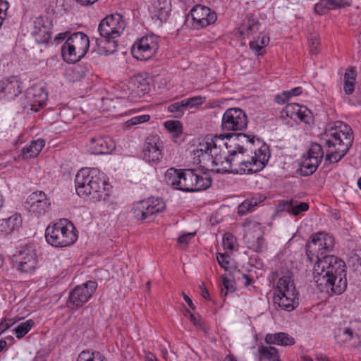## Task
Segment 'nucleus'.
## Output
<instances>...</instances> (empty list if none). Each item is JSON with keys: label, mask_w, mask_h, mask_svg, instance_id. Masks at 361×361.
Instances as JSON below:
<instances>
[{"label": "nucleus", "mask_w": 361, "mask_h": 361, "mask_svg": "<svg viewBox=\"0 0 361 361\" xmlns=\"http://www.w3.org/2000/svg\"><path fill=\"white\" fill-rule=\"evenodd\" d=\"M320 143H312L309 149L307 157L321 163L324 153V166L338 163L347 154L353 142L351 128L337 122L335 128L326 130L320 137Z\"/></svg>", "instance_id": "f257e3e1"}, {"label": "nucleus", "mask_w": 361, "mask_h": 361, "mask_svg": "<svg viewBox=\"0 0 361 361\" xmlns=\"http://www.w3.org/2000/svg\"><path fill=\"white\" fill-rule=\"evenodd\" d=\"M75 186L79 196H91L94 201L103 200L106 203H112L109 192V184L104 179V173L97 169H82L76 174Z\"/></svg>", "instance_id": "f03ea898"}, {"label": "nucleus", "mask_w": 361, "mask_h": 361, "mask_svg": "<svg viewBox=\"0 0 361 361\" xmlns=\"http://www.w3.org/2000/svg\"><path fill=\"white\" fill-rule=\"evenodd\" d=\"M268 151V146L262 145L255 150V155L250 159L240 161L235 158V156H231L230 158L224 156L222 157V163L220 162L218 166L212 167L211 170L217 173H257L262 171L268 162L269 158Z\"/></svg>", "instance_id": "7ed1b4c3"}, {"label": "nucleus", "mask_w": 361, "mask_h": 361, "mask_svg": "<svg viewBox=\"0 0 361 361\" xmlns=\"http://www.w3.org/2000/svg\"><path fill=\"white\" fill-rule=\"evenodd\" d=\"M126 23L124 17L118 13L108 15L99 24L98 32L102 39H97V51L100 55L114 54L117 50V41L123 32Z\"/></svg>", "instance_id": "20e7f679"}, {"label": "nucleus", "mask_w": 361, "mask_h": 361, "mask_svg": "<svg viewBox=\"0 0 361 361\" xmlns=\"http://www.w3.org/2000/svg\"><path fill=\"white\" fill-rule=\"evenodd\" d=\"M225 135H207L193 150V161L202 167H215L222 163V146Z\"/></svg>", "instance_id": "39448f33"}, {"label": "nucleus", "mask_w": 361, "mask_h": 361, "mask_svg": "<svg viewBox=\"0 0 361 361\" xmlns=\"http://www.w3.org/2000/svg\"><path fill=\"white\" fill-rule=\"evenodd\" d=\"M314 280L317 279V276L324 278H336L340 279L338 283V290H341L343 286H341L343 283L342 276H346V265L343 260L334 255H326L318 262L315 263L313 267Z\"/></svg>", "instance_id": "423d86ee"}, {"label": "nucleus", "mask_w": 361, "mask_h": 361, "mask_svg": "<svg viewBox=\"0 0 361 361\" xmlns=\"http://www.w3.org/2000/svg\"><path fill=\"white\" fill-rule=\"evenodd\" d=\"M47 242L57 247H67L73 244L78 235L74 232L73 225L66 220L49 226L45 231Z\"/></svg>", "instance_id": "0eeeda50"}, {"label": "nucleus", "mask_w": 361, "mask_h": 361, "mask_svg": "<svg viewBox=\"0 0 361 361\" xmlns=\"http://www.w3.org/2000/svg\"><path fill=\"white\" fill-rule=\"evenodd\" d=\"M90 47L87 35L82 32L72 34L61 47V54L65 61L75 63L87 54Z\"/></svg>", "instance_id": "6e6552de"}, {"label": "nucleus", "mask_w": 361, "mask_h": 361, "mask_svg": "<svg viewBox=\"0 0 361 361\" xmlns=\"http://www.w3.org/2000/svg\"><path fill=\"white\" fill-rule=\"evenodd\" d=\"M274 300L281 309L290 312L298 305V293L288 276L280 278L274 293Z\"/></svg>", "instance_id": "1a4fd4ad"}, {"label": "nucleus", "mask_w": 361, "mask_h": 361, "mask_svg": "<svg viewBox=\"0 0 361 361\" xmlns=\"http://www.w3.org/2000/svg\"><path fill=\"white\" fill-rule=\"evenodd\" d=\"M165 207V203L161 198L149 197L135 202L131 213L137 221L150 222L153 221L154 216L162 212Z\"/></svg>", "instance_id": "9d476101"}, {"label": "nucleus", "mask_w": 361, "mask_h": 361, "mask_svg": "<svg viewBox=\"0 0 361 361\" xmlns=\"http://www.w3.org/2000/svg\"><path fill=\"white\" fill-rule=\"evenodd\" d=\"M13 267L22 274H31L35 271L37 257L35 246L29 243L19 247L18 254L13 256Z\"/></svg>", "instance_id": "9b49d317"}, {"label": "nucleus", "mask_w": 361, "mask_h": 361, "mask_svg": "<svg viewBox=\"0 0 361 361\" xmlns=\"http://www.w3.org/2000/svg\"><path fill=\"white\" fill-rule=\"evenodd\" d=\"M181 183L179 190L196 192L207 189L212 183L211 178L207 175H200L196 169H183L180 171Z\"/></svg>", "instance_id": "f8f14e48"}, {"label": "nucleus", "mask_w": 361, "mask_h": 361, "mask_svg": "<svg viewBox=\"0 0 361 361\" xmlns=\"http://www.w3.org/2000/svg\"><path fill=\"white\" fill-rule=\"evenodd\" d=\"M228 142L224 143L230 156H236L237 154H243L245 152L252 151L255 143V136L245 133H227L224 134Z\"/></svg>", "instance_id": "ddd939ff"}, {"label": "nucleus", "mask_w": 361, "mask_h": 361, "mask_svg": "<svg viewBox=\"0 0 361 361\" xmlns=\"http://www.w3.org/2000/svg\"><path fill=\"white\" fill-rule=\"evenodd\" d=\"M97 287V283L93 281H88L80 286H77L69 292L67 307L71 310L82 307L92 296Z\"/></svg>", "instance_id": "4468645a"}, {"label": "nucleus", "mask_w": 361, "mask_h": 361, "mask_svg": "<svg viewBox=\"0 0 361 361\" xmlns=\"http://www.w3.org/2000/svg\"><path fill=\"white\" fill-rule=\"evenodd\" d=\"M247 117L245 112L240 108L228 109L224 114L221 128L224 130H243L247 126Z\"/></svg>", "instance_id": "2eb2a0df"}, {"label": "nucleus", "mask_w": 361, "mask_h": 361, "mask_svg": "<svg viewBox=\"0 0 361 361\" xmlns=\"http://www.w3.org/2000/svg\"><path fill=\"white\" fill-rule=\"evenodd\" d=\"M164 145L157 135H149L143 143V159L149 164H157L163 158Z\"/></svg>", "instance_id": "dca6fc26"}, {"label": "nucleus", "mask_w": 361, "mask_h": 361, "mask_svg": "<svg viewBox=\"0 0 361 361\" xmlns=\"http://www.w3.org/2000/svg\"><path fill=\"white\" fill-rule=\"evenodd\" d=\"M158 49V42L153 36H145L134 43L131 54L137 60L147 61L156 54Z\"/></svg>", "instance_id": "f3484780"}, {"label": "nucleus", "mask_w": 361, "mask_h": 361, "mask_svg": "<svg viewBox=\"0 0 361 361\" xmlns=\"http://www.w3.org/2000/svg\"><path fill=\"white\" fill-rule=\"evenodd\" d=\"M51 203L43 191L31 193L25 202V208L36 216L44 214L49 209Z\"/></svg>", "instance_id": "a211bd4d"}, {"label": "nucleus", "mask_w": 361, "mask_h": 361, "mask_svg": "<svg viewBox=\"0 0 361 361\" xmlns=\"http://www.w3.org/2000/svg\"><path fill=\"white\" fill-rule=\"evenodd\" d=\"M51 21L46 16H39L33 22L32 36L38 44H47L51 38Z\"/></svg>", "instance_id": "6ab92c4d"}, {"label": "nucleus", "mask_w": 361, "mask_h": 361, "mask_svg": "<svg viewBox=\"0 0 361 361\" xmlns=\"http://www.w3.org/2000/svg\"><path fill=\"white\" fill-rule=\"evenodd\" d=\"M190 15L195 26L197 27H205L216 22V13L209 7L203 5H196L190 10Z\"/></svg>", "instance_id": "aec40b11"}, {"label": "nucleus", "mask_w": 361, "mask_h": 361, "mask_svg": "<svg viewBox=\"0 0 361 361\" xmlns=\"http://www.w3.org/2000/svg\"><path fill=\"white\" fill-rule=\"evenodd\" d=\"M343 283L341 286V290H338L339 287L338 283L340 281V279L336 278L334 279V278H324V276L322 277L317 276V279H315V283L317 284V288L320 290L321 292H324L329 295H341L343 293L347 288V279L346 276H344V278L342 276Z\"/></svg>", "instance_id": "412c9836"}, {"label": "nucleus", "mask_w": 361, "mask_h": 361, "mask_svg": "<svg viewBox=\"0 0 361 361\" xmlns=\"http://www.w3.org/2000/svg\"><path fill=\"white\" fill-rule=\"evenodd\" d=\"M90 150L94 154H108L116 148L114 141L108 136L97 135L90 138Z\"/></svg>", "instance_id": "4be33fe9"}, {"label": "nucleus", "mask_w": 361, "mask_h": 361, "mask_svg": "<svg viewBox=\"0 0 361 361\" xmlns=\"http://www.w3.org/2000/svg\"><path fill=\"white\" fill-rule=\"evenodd\" d=\"M310 239V240L306 244L307 258L310 262L317 263L326 255L322 247L321 238H319L317 233L312 234Z\"/></svg>", "instance_id": "5701e85b"}, {"label": "nucleus", "mask_w": 361, "mask_h": 361, "mask_svg": "<svg viewBox=\"0 0 361 361\" xmlns=\"http://www.w3.org/2000/svg\"><path fill=\"white\" fill-rule=\"evenodd\" d=\"M23 218L20 214L15 212L8 218L0 220V232L9 235L18 232L22 227Z\"/></svg>", "instance_id": "b1692460"}, {"label": "nucleus", "mask_w": 361, "mask_h": 361, "mask_svg": "<svg viewBox=\"0 0 361 361\" xmlns=\"http://www.w3.org/2000/svg\"><path fill=\"white\" fill-rule=\"evenodd\" d=\"M290 200L288 201H283L279 203L278 210L280 212H287L288 214L297 216L302 212H306L309 209V204L307 202H299Z\"/></svg>", "instance_id": "393cba45"}, {"label": "nucleus", "mask_w": 361, "mask_h": 361, "mask_svg": "<svg viewBox=\"0 0 361 361\" xmlns=\"http://www.w3.org/2000/svg\"><path fill=\"white\" fill-rule=\"evenodd\" d=\"M264 340L269 345H277L281 346L293 345L295 343L294 338L285 332L267 334Z\"/></svg>", "instance_id": "a878e982"}, {"label": "nucleus", "mask_w": 361, "mask_h": 361, "mask_svg": "<svg viewBox=\"0 0 361 361\" xmlns=\"http://www.w3.org/2000/svg\"><path fill=\"white\" fill-rule=\"evenodd\" d=\"M153 78L147 73H140L130 78V83L138 90H150L154 88L152 84Z\"/></svg>", "instance_id": "bb28decb"}, {"label": "nucleus", "mask_w": 361, "mask_h": 361, "mask_svg": "<svg viewBox=\"0 0 361 361\" xmlns=\"http://www.w3.org/2000/svg\"><path fill=\"white\" fill-rule=\"evenodd\" d=\"M259 21L254 14H247L243 23L240 27V33L249 35L256 33L259 29Z\"/></svg>", "instance_id": "cd10ccee"}, {"label": "nucleus", "mask_w": 361, "mask_h": 361, "mask_svg": "<svg viewBox=\"0 0 361 361\" xmlns=\"http://www.w3.org/2000/svg\"><path fill=\"white\" fill-rule=\"evenodd\" d=\"M45 145L44 140L38 139L32 140L28 146L23 149V157L24 159L35 157L39 154Z\"/></svg>", "instance_id": "c85d7f7f"}, {"label": "nucleus", "mask_w": 361, "mask_h": 361, "mask_svg": "<svg viewBox=\"0 0 361 361\" xmlns=\"http://www.w3.org/2000/svg\"><path fill=\"white\" fill-rule=\"evenodd\" d=\"M169 11V5L166 0H157L153 5L151 12L161 21L166 20Z\"/></svg>", "instance_id": "c756f323"}, {"label": "nucleus", "mask_w": 361, "mask_h": 361, "mask_svg": "<svg viewBox=\"0 0 361 361\" xmlns=\"http://www.w3.org/2000/svg\"><path fill=\"white\" fill-rule=\"evenodd\" d=\"M180 169H169L165 173L166 183L173 189L179 190L181 183Z\"/></svg>", "instance_id": "7c9ffc66"}, {"label": "nucleus", "mask_w": 361, "mask_h": 361, "mask_svg": "<svg viewBox=\"0 0 361 361\" xmlns=\"http://www.w3.org/2000/svg\"><path fill=\"white\" fill-rule=\"evenodd\" d=\"M258 350L262 360L280 361L278 350L274 347L262 345Z\"/></svg>", "instance_id": "2f4dec72"}, {"label": "nucleus", "mask_w": 361, "mask_h": 361, "mask_svg": "<svg viewBox=\"0 0 361 361\" xmlns=\"http://www.w3.org/2000/svg\"><path fill=\"white\" fill-rule=\"evenodd\" d=\"M320 163L318 161L305 158L301 164V167L300 169V174L302 176H309L313 174Z\"/></svg>", "instance_id": "473e14b6"}, {"label": "nucleus", "mask_w": 361, "mask_h": 361, "mask_svg": "<svg viewBox=\"0 0 361 361\" xmlns=\"http://www.w3.org/2000/svg\"><path fill=\"white\" fill-rule=\"evenodd\" d=\"M261 200L257 197H252L244 200L238 207V213L240 215H245L252 212L257 207Z\"/></svg>", "instance_id": "72a5a7b5"}, {"label": "nucleus", "mask_w": 361, "mask_h": 361, "mask_svg": "<svg viewBox=\"0 0 361 361\" xmlns=\"http://www.w3.org/2000/svg\"><path fill=\"white\" fill-rule=\"evenodd\" d=\"M1 90H20L22 82L16 77H10L0 82Z\"/></svg>", "instance_id": "f704fd0d"}, {"label": "nucleus", "mask_w": 361, "mask_h": 361, "mask_svg": "<svg viewBox=\"0 0 361 361\" xmlns=\"http://www.w3.org/2000/svg\"><path fill=\"white\" fill-rule=\"evenodd\" d=\"M76 361H107L106 357L99 352L82 350L77 358Z\"/></svg>", "instance_id": "c9c22d12"}, {"label": "nucleus", "mask_w": 361, "mask_h": 361, "mask_svg": "<svg viewBox=\"0 0 361 361\" xmlns=\"http://www.w3.org/2000/svg\"><path fill=\"white\" fill-rule=\"evenodd\" d=\"M122 98L115 97L109 94L107 97H102L101 99V108L104 111H110L116 109L121 103Z\"/></svg>", "instance_id": "e433bc0d"}, {"label": "nucleus", "mask_w": 361, "mask_h": 361, "mask_svg": "<svg viewBox=\"0 0 361 361\" xmlns=\"http://www.w3.org/2000/svg\"><path fill=\"white\" fill-rule=\"evenodd\" d=\"M317 234L319 238H321V245L324 252L326 255H328L327 253L332 251L334 247L335 241L334 236L324 232H319Z\"/></svg>", "instance_id": "4c0bfd02"}, {"label": "nucleus", "mask_w": 361, "mask_h": 361, "mask_svg": "<svg viewBox=\"0 0 361 361\" xmlns=\"http://www.w3.org/2000/svg\"><path fill=\"white\" fill-rule=\"evenodd\" d=\"M356 71L354 68H348L344 75V90H355Z\"/></svg>", "instance_id": "58836bf2"}, {"label": "nucleus", "mask_w": 361, "mask_h": 361, "mask_svg": "<svg viewBox=\"0 0 361 361\" xmlns=\"http://www.w3.org/2000/svg\"><path fill=\"white\" fill-rule=\"evenodd\" d=\"M35 322L32 319H27L20 323L14 330L16 336L18 338H22L25 336L34 326Z\"/></svg>", "instance_id": "ea45409f"}, {"label": "nucleus", "mask_w": 361, "mask_h": 361, "mask_svg": "<svg viewBox=\"0 0 361 361\" xmlns=\"http://www.w3.org/2000/svg\"><path fill=\"white\" fill-rule=\"evenodd\" d=\"M230 277H233L234 280H237L238 282L241 283L245 287L250 286L252 281L250 276L236 268L233 269V271H230Z\"/></svg>", "instance_id": "a19ab883"}, {"label": "nucleus", "mask_w": 361, "mask_h": 361, "mask_svg": "<svg viewBox=\"0 0 361 361\" xmlns=\"http://www.w3.org/2000/svg\"><path fill=\"white\" fill-rule=\"evenodd\" d=\"M231 279L228 278L226 275H222V286L223 288L221 289V295L226 296L229 292L233 293L235 290V281L237 280H234L233 277Z\"/></svg>", "instance_id": "79ce46f5"}, {"label": "nucleus", "mask_w": 361, "mask_h": 361, "mask_svg": "<svg viewBox=\"0 0 361 361\" xmlns=\"http://www.w3.org/2000/svg\"><path fill=\"white\" fill-rule=\"evenodd\" d=\"M165 128L175 137L179 136L183 132V126L179 121H167L164 123Z\"/></svg>", "instance_id": "37998d69"}, {"label": "nucleus", "mask_w": 361, "mask_h": 361, "mask_svg": "<svg viewBox=\"0 0 361 361\" xmlns=\"http://www.w3.org/2000/svg\"><path fill=\"white\" fill-rule=\"evenodd\" d=\"M186 109L187 107L183 99L171 104L168 106V111L173 113L176 118H180L183 115V111Z\"/></svg>", "instance_id": "c03bdc74"}, {"label": "nucleus", "mask_w": 361, "mask_h": 361, "mask_svg": "<svg viewBox=\"0 0 361 361\" xmlns=\"http://www.w3.org/2000/svg\"><path fill=\"white\" fill-rule=\"evenodd\" d=\"M310 51L312 54H317L320 45L319 35L317 33H311L308 37Z\"/></svg>", "instance_id": "a18cd8bd"}, {"label": "nucleus", "mask_w": 361, "mask_h": 361, "mask_svg": "<svg viewBox=\"0 0 361 361\" xmlns=\"http://www.w3.org/2000/svg\"><path fill=\"white\" fill-rule=\"evenodd\" d=\"M300 111V105L298 104H288L286 106L284 109L281 111V116L289 117L291 119L295 120L296 112Z\"/></svg>", "instance_id": "49530a36"}, {"label": "nucleus", "mask_w": 361, "mask_h": 361, "mask_svg": "<svg viewBox=\"0 0 361 361\" xmlns=\"http://www.w3.org/2000/svg\"><path fill=\"white\" fill-rule=\"evenodd\" d=\"M336 338L339 342H348L353 338V331L350 328L338 329V334Z\"/></svg>", "instance_id": "de8ad7c7"}, {"label": "nucleus", "mask_w": 361, "mask_h": 361, "mask_svg": "<svg viewBox=\"0 0 361 361\" xmlns=\"http://www.w3.org/2000/svg\"><path fill=\"white\" fill-rule=\"evenodd\" d=\"M344 101L356 106L361 104V92H345Z\"/></svg>", "instance_id": "09e8293b"}, {"label": "nucleus", "mask_w": 361, "mask_h": 361, "mask_svg": "<svg viewBox=\"0 0 361 361\" xmlns=\"http://www.w3.org/2000/svg\"><path fill=\"white\" fill-rule=\"evenodd\" d=\"M302 92H282L275 97V101L279 104H284L289 101L291 97L298 96Z\"/></svg>", "instance_id": "8fccbe9b"}, {"label": "nucleus", "mask_w": 361, "mask_h": 361, "mask_svg": "<svg viewBox=\"0 0 361 361\" xmlns=\"http://www.w3.org/2000/svg\"><path fill=\"white\" fill-rule=\"evenodd\" d=\"M185 104L188 108H192L203 104L206 101V97L202 96H195L183 99Z\"/></svg>", "instance_id": "3c124183"}, {"label": "nucleus", "mask_w": 361, "mask_h": 361, "mask_svg": "<svg viewBox=\"0 0 361 361\" xmlns=\"http://www.w3.org/2000/svg\"><path fill=\"white\" fill-rule=\"evenodd\" d=\"M188 312L190 314L191 322L204 333H207L209 329L205 326L204 321L202 320L201 317L199 314H192L189 311Z\"/></svg>", "instance_id": "603ef678"}, {"label": "nucleus", "mask_w": 361, "mask_h": 361, "mask_svg": "<svg viewBox=\"0 0 361 361\" xmlns=\"http://www.w3.org/2000/svg\"><path fill=\"white\" fill-rule=\"evenodd\" d=\"M150 116L148 114L140 115L133 117L126 122L127 127H131L135 125L149 121Z\"/></svg>", "instance_id": "864d4df0"}, {"label": "nucleus", "mask_w": 361, "mask_h": 361, "mask_svg": "<svg viewBox=\"0 0 361 361\" xmlns=\"http://www.w3.org/2000/svg\"><path fill=\"white\" fill-rule=\"evenodd\" d=\"M330 11L326 0H321L319 2L317 3L314 7V11L316 14L318 15H324Z\"/></svg>", "instance_id": "5fc2aeb1"}, {"label": "nucleus", "mask_w": 361, "mask_h": 361, "mask_svg": "<svg viewBox=\"0 0 361 361\" xmlns=\"http://www.w3.org/2000/svg\"><path fill=\"white\" fill-rule=\"evenodd\" d=\"M216 258L219 265L226 271H228V274L230 275V271H233V269L235 267L231 268L228 267L229 264V261L228 260V256L222 253H219Z\"/></svg>", "instance_id": "6e6d98bb"}, {"label": "nucleus", "mask_w": 361, "mask_h": 361, "mask_svg": "<svg viewBox=\"0 0 361 361\" xmlns=\"http://www.w3.org/2000/svg\"><path fill=\"white\" fill-rule=\"evenodd\" d=\"M250 247L253 249L256 252H260L262 251L264 247V238L263 232L261 230L257 235L256 241L252 243Z\"/></svg>", "instance_id": "4d7b16f0"}, {"label": "nucleus", "mask_w": 361, "mask_h": 361, "mask_svg": "<svg viewBox=\"0 0 361 361\" xmlns=\"http://www.w3.org/2000/svg\"><path fill=\"white\" fill-rule=\"evenodd\" d=\"M295 114V120L299 119L300 121L305 123H309V120L310 118V116H309L310 114V111L300 106V111L298 110Z\"/></svg>", "instance_id": "13d9d810"}, {"label": "nucleus", "mask_w": 361, "mask_h": 361, "mask_svg": "<svg viewBox=\"0 0 361 361\" xmlns=\"http://www.w3.org/2000/svg\"><path fill=\"white\" fill-rule=\"evenodd\" d=\"M330 10L345 8L350 4L344 0H326Z\"/></svg>", "instance_id": "bf43d9fd"}, {"label": "nucleus", "mask_w": 361, "mask_h": 361, "mask_svg": "<svg viewBox=\"0 0 361 361\" xmlns=\"http://www.w3.org/2000/svg\"><path fill=\"white\" fill-rule=\"evenodd\" d=\"M250 48L252 49V51H255L257 56L264 55L265 54L264 46H262L259 43L258 40L251 41L250 42Z\"/></svg>", "instance_id": "052dcab7"}, {"label": "nucleus", "mask_w": 361, "mask_h": 361, "mask_svg": "<svg viewBox=\"0 0 361 361\" xmlns=\"http://www.w3.org/2000/svg\"><path fill=\"white\" fill-rule=\"evenodd\" d=\"M193 235L194 234L191 233L183 234L178 238V242L180 244H187Z\"/></svg>", "instance_id": "680f3d73"}, {"label": "nucleus", "mask_w": 361, "mask_h": 361, "mask_svg": "<svg viewBox=\"0 0 361 361\" xmlns=\"http://www.w3.org/2000/svg\"><path fill=\"white\" fill-rule=\"evenodd\" d=\"M200 289L202 290V293H201L202 296L204 299H206L207 300H210V296H209L208 290L207 289V288L204 286V283H202V284L200 286Z\"/></svg>", "instance_id": "e2e57ef3"}, {"label": "nucleus", "mask_w": 361, "mask_h": 361, "mask_svg": "<svg viewBox=\"0 0 361 361\" xmlns=\"http://www.w3.org/2000/svg\"><path fill=\"white\" fill-rule=\"evenodd\" d=\"M355 270L357 272H359L361 275V256L360 257H357L356 259H355V262H353V264Z\"/></svg>", "instance_id": "0e129e2a"}, {"label": "nucleus", "mask_w": 361, "mask_h": 361, "mask_svg": "<svg viewBox=\"0 0 361 361\" xmlns=\"http://www.w3.org/2000/svg\"><path fill=\"white\" fill-rule=\"evenodd\" d=\"M11 324L6 321H2L0 323V335L10 327Z\"/></svg>", "instance_id": "69168bd1"}, {"label": "nucleus", "mask_w": 361, "mask_h": 361, "mask_svg": "<svg viewBox=\"0 0 361 361\" xmlns=\"http://www.w3.org/2000/svg\"><path fill=\"white\" fill-rule=\"evenodd\" d=\"M183 297L184 300L188 303V306L194 310L195 309V306L194 305L192 300L184 293H183Z\"/></svg>", "instance_id": "338daca9"}, {"label": "nucleus", "mask_w": 361, "mask_h": 361, "mask_svg": "<svg viewBox=\"0 0 361 361\" xmlns=\"http://www.w3.org/2000/svg\"><path fill=\"white\" fill-rule=\"evenodd\" d=\"M261 37V39H260V44L262 46H264V48L268 45L269 42V37L268 35H263Z\"/></svg>", "instance_id": "774afa93"}]
</instances>
